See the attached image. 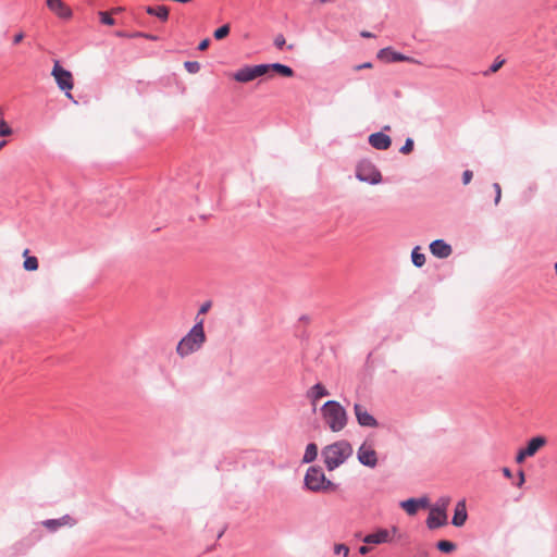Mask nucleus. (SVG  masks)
<instances>
[{"label": "nucleus", "mask_w": 557, "mask_h": 557, "mask_svg": "<svg viewBox=\"0 0 557 557\" xmlns=\"http://www.w3.org/2000/svg\"><path fill=\"white\" fill-rule=\"evenodd\" d=\"M352 455V447L347 441H337L322 449V457L329 471L343 465Z\"/></svg>", "instance_id": "f257e3e1"}, {"label": "nucleus", "mask_w": 557, "mask_h": 557, "mask_svg": "<svg viewBox=\"0 0 557 557\" xmlns=\"http://www.w3.org/2000/svg\"><path fill=\"white\" fill-rule=\"evenodd\" d=\"M321 416L324 423L334 433L341 432L347 425V411L338 401H326L321 407Z\"/></svg>", "instance_id": "f03ea898"}, {"label": "nucleus", "mask_w": 557, "mask_h": 557, "mask_svg": "<svg viewBox=\"0 0 557 557\" xmlns=\"http://www.w3.org/2000/svg\"><path fill=\"white\" fill-rule=\"evenodd\" d=\"M206 342L203 319H200L191 330L178 342L176 354L184 358L201 348Z\"/></svg>", "instance_id": "7ed1b4c3"}, {"label": "nucleus", "mask_w": 557, "mask_h": 557, "mask_svg": "<svg viewBox=\"0 0 557 557\" xmlns=\"http://www.w3.org/2000/svg\"><path fill=\"white\" fill-rule=\"evenodd\" d=\"M305 485L312 492L335 491L336 484L325 478L322 469L319 467H310L305 475Z\"/></svg>", "instance_id": "20e7f679"}, {"label": "nucleus", "mask_w": 557, "mask_h": 557, "mask_svg": "<svg viewBox=\"0 0 557 557\" xmlns=\"http://www.w3.org/2000/svg\"><path fill=\"white\" fill-rule=\"evenodd\" d=\"M450 504V498L445 496L438 499L437 504L430 509L429 517L426 519V525L429 529L434 530L447 524L446 510Z\"/></svg>", "instance_id": "39448f33"}, {"label": "nucleus", "mask_w": 557, "mask_h": 557, "mask_svg": "<svg viewBox=\"0 0 557 557\" xmlns=\"http://www.w3.org/2000/svg\"><path fill=\"white\" fill-rule=\"evenodd\" d=\"M51 75L53 76L58 87L65 92L66 97L72 98L71 90L74 86L72 73L62 67L59 61H55Z\"/></svg>", "instance_id": "423d86ee"}, {"label": "nucleus", "mask_w": 557, "mask_h": 557, "mask_svg": "<svg viewBox=\"0 0 557 557\" xmlns=\"http://www.w3.org/2000/svg\"><path fill=\"white\" fill-rule=\"evenodd\" d=\"M356 177L364 183L372 185L379 184L382 181L380 171L369 161H361L356 168Z\"/></svg>", "instance_id": "0eeeda50"}, {"label": "nucleus", "mask_w": 557, "mask_h": 557, "mask_svg": "<svg viewBox=\"0 0 557 557\" xmlns=\"http://www.w3.org/2000/svg\"><path fill=\"white\" fill-rule=\"evenodd\" d=\"M269 73V66L265 64H258L253 66H244L233 74V78L238 83H249L257 77L263 76Z\"/></svg>", "instance_id": "6e6552de"}, {"label": "nucleus", "mask_w": 557, "mask_h": 557, "mask_svg": "<svg viewBox=\"0 0 557 557\" xmlns=\"http://www.w3.org/2000/svg\"><path fill=\"white\" fill-rule=\"evenodd\" d=\"M357 458L359 462L369 468H374L377 465V455L374 445L369 442H364L357 451Z\"/></svg>", "instance_id": "1a4fd4ad"}, {"label": "nucleus", "mask_w": 557, "mask_h": 557, "mask_svg": "<svg viewBox=\"0 0 557 557\" xmlns=\"http://www.w3.org/2000/svg\"><path fill=\"white\" fill-rule=\"evenodd\" d=\"M47 8L63 20H70L73 15L71 8L62 0H46Z\"/></svg>", "instance_id": "9d476101"}, {"label": "nucleus", "mask_w": 557, "mask_h": 557, "mask_svg": "<svg viewBox=\"0 0 557 557\" xmlns=\"http://www.w3.org/2000/svg\"><path fill=\"white\" fill-rule=\"evenodd\" d=\"M354 411L358 423L361 426L376 428L377 421L368 412L367 408L360 404H355Z\"/></svg>", "instance_id": "9b49d317"}, {"label": "nucleus", "mask_w": 557, "mask_h": 557, "mask_svg": "<svg viewBox=\"0 0 557 557\" xmlns=\"http://www.w3.org/2000/svg\"><path fill=\"white\" fill-rule=\"evenodd\" d=\"M42 524L49 530V531H57L59 528L62 527H69L72 528L76 524V520L71 517L70 515H64L59 519H49L42 522Z\"/></svg>", "instance_id": "f8f14e48"}, {"label": "nucleus", "mask_w": 557, "mask_h": 557, "mask_svg": "<svg viewBox=\"0 0 557 557\" xmlns=\"http://www.w3.org/2000/svg\"><path fill=\"white\" fill-rule=\"evenodd\" d=\"M377 58L386 62H416L413 59L398 53L389 48L381 49L377 53Z\"/></svg>", "instance_id": "ddd939ff"}, {"label": "nucleus", "mask_w": 557, "mask_h": 557, "mask_svg": "<svg viewBox=\"0 0 557 557\" xmlns=\"http://www.w3.org/2000/svg\"><path fill=\"white\" fill-rule=\"evenodd\" d=\"M392 541L391 532L386 529H380L376 532L370 533L363 537L366 544H383Z\"/></svg>", "instance_id": "4468645a"}, {"label": "nucleus", "mask_w": 557, "mask_h": 557, "mask_svg": "<svg viewBox=\"0 0 557 557\" xmlns=\"http://www.w3.org/2000/svg\"><path fill=\"white\" fill-rule=\"evenodd\" d=\"M430 251L437 258H447L451 255V247L442 239H436L430 244Z\"/></svg>", "instance_id": "2eb2a0df"}, {"label": "nucleus", "mask_w": 557, "mask_h": 557, "mask_svg": "<svg viewBox=\"0 0 557 557\" xmlns=\"http://www.w3.org/2000/svg\"><path fill=\"white\" fill-rule=\"evenodd\" d=\"M370 145L379 150H386L389 148L392 140L389 136L383 133H374L369 136Z\"/></svg>", "instance_id": "dca6fc26"}, {"label": "nucleus", "mask_w": 557, "mask_h": 557, "mask_svg": "<svg viewBox=\"0 0 557 557\" xmlns=\"http://www.w3.org/2000/svg\"><path fill=\"white\" fill-rule=\"evenodd\" d=\"M467 518H468V513H467L466 502L462 499V500L458 502L455 507V512H454L451 523L455 527H462L466 523Z\"/></svg>", "instance_id": "f3484780"}, {"label": "nucleus", "mask_w": 557, "mask_h": 557, "mask_svg": "<svg viewBox=\"0 0 557 557\" xmlns=\"http://www.w3.org/2000/svg\"><path fill=\"white\" fill-rule=\"evenodd\" d=\"M546 444V438L543 436H536L529 441L525 449V454L530 457L534 456L542 447Z\"/></svg>", "instance_id": "a211bd4d"}, {"label": "nucleus", "mask_w": 557, "mask_h": 557, "mask_svg": "<svg viewBox=\"0 0 557 557\" xmlns=\"http://www.w3.org/2000/svg\"><path fill=\"white\" fill-rule=\"evenodd\" d=\"M329 395V391L320 383L313 385L308 392V398L312 405L315 406L317 401Z\"/></svg>", "instance_id": "6ab92c4d"}, {"label": "nucleus", "mask_w": 557, "mask_h": 557, "mask_svg": "<svg viewBox=\"0 0 557 557\" xmlns=\"http://www.w3.org/2000/svg\"><path fill=\"white\" fill-rule=\"evenodd\" d=\"M265 65L269 66V72L274 71L284 77H292L294 75L293 69L287 65H284L281 63H273V64H265Z\"/></svg>", "instance_id": "aec40b11"}, {"label": "nucleus", "mask_w": 557, "mask_h": 557, "mask_svg": "<svg viewBox=\"0 0 557 557\" xmlns=\"http://www.w3.org/2000/svg\"><path fill=\"white\" fill-rule=\"evenodd\" d=\"M146 12L149 15L159 17L161 21H166L169 18V9L165 5H159L157 8L148 7Z\"/></svg>", "instance_id": "412c9836"}, {"label": "nucleus", "mask_w": 557, "mask_h": 557, "mask_svg": "<svg viewBox=\"0 0 557 557\" xmlns=\"http://www.w3.org/2000/svg\"><path fill=\"white\" fill-rule=\"evenodd\" d=\"M29 250L25 249L23 252V257L25 258L23 268L26 271H36L39 267L38 259L34 256H28Z\"/></svg>", "instance_id": "4be33fe9"}, {"label": "nucleus", "mask_w": 557, "mask_h": 557, "mask_svg": "<svg viewBox=\"0 0 557 557\" xmlns=\"http://www.w3.org/2000/svg\"><path fill=\"white\" fill-rule=\"evenodd\" d=\"M400 507L410 516L417 513L419 509V502L414 498H410L400 503Z\"/></svg>", "instance_id": "5701e85b"}, {"label": "nucleus", "mask_w": 557, "mask_h": 557, "mask_svg": "<svg viewBox=\"0 0 557 557\" xmlns=\"http://www.w3.org/2000/svg\"><path fill=\"white\" fill-rule=\"evenodd\" d=\"M317 456H318V447L315 444L310 443L306 447L305 455L302 457V461L306 463H309V462L313 461L317 458Z\"/></svg>", "instance_id": "b1692460"}, {"label": "nucleus", "mask_w": 557, "mask_h": 557, "mask_svg": "<svg viewBox=\"0 0 557 557\" xmlns=\"http://www.w3.org/2000/svg\"><path fill=\"white\" fill-rule=\"evenodd\" d=\"M411 260H412V263L418 268H421L422 265H424L425 256L422 252H420L419 246L413 248V250L411 252Z\"/></svg>", "instance_id": "393cba45"}, {"label": "nucleus", "mask_w": 557, "mask_h": 557, "mask_svg": "<svg viewBox=\"0 0 557 557\" xmlns=\"http://www.w3.org/2000/svg\"><path fill=\"white\" fill-rule=\"evenodd\" d=\"M436 547L442 553L449 554V553H453L456 549V544L450 542V541L442 540V541L437 542Z\"/></svg>", "instance_id": "a878e982"}, {"label": "nucleus", "mask_w": 557, "mask_h": 557, "mask_svg": "<svg viewBox=\"0 0 557 557\" xmlns=\"http://www.w3.org/2000/svg\"><path fill=\"white\" fill-rule=\"evenodd\" d=\"M504 64H505V59H503V58H500V57H497V58L494 60V62H493V64L491 65V67H490L487 71H485V72L483 73V75H484V76H488V75H491V74H494V73L498 72V71L502 69V66H503Z\"/></svg>", "instance_id": "bb28decb"}, {"label": "nucleus", "mask_w": 557, "mask_h": 557, "mask_svg": "<svg viewBox=\"0 0 557 557\" xmlns=\"http://www.w3.org/2000/svg\"><path fill=\"white\" fill-rule=\"evenodd\" d=\"M230 29H231L230 25L225 24V25L221 26L220 28L215 29L213 36L216 40H222L228 36Z\"/></svg>", "instance_id": "cd10ccee"}, {"label": "nucleus", "mask_w": 557, "mask_h": 557, "mask_svg": "<svg viewBox=\"0 0 557 557\" xmlns=\"http://www.w3.org/2000/svg\"><path fill=\"white\" fill-rule=\"evenodd\" d=\"M184 66L191 74L198 73L200 70V64L196 61H187Z\"/></svg>", "instance_id": "c85d7f7f"}, {"label": "nucleus", "mask_w": 557, "mask_h": 557, "mask_svg": "<svg viewBox=\"0 0 557 557\" xmlns=\"http://www.w3.org/2000/svg\"><path fill=\"white\" fill-rule=\"evenodd\" d=\"M101 23L112 26L115 24V21L108 12H99Z\"/></svg>", "instance_id": "c756f323"}, {"label": "nucleus", "mask_w": 557, "mask_h": 557, "mask_svg": "<svg viewBox=\"0 0 557 557\" xmlns=\"http://www.w3.org/2000/svg\"><path fill=\"white\" fill-rule=\"evenodd\" d=\"M334 553L342 554L344 557H347L349 555V547L345 544H336L334 546Z\"/></svg>", "instance_id": "7c9ffc66"}, {"label": "nucleus", "mask_w": 557, "mask_h": 557, "mask_svg": "<svg viewBox=\"0 0 557 557\" xmlns=\"http://www.w3.org/2000/svg\"><path fill=\"white\" fill-rule=\"evenodd\" d=\"M413 150V140L411 138H407L405 145L400 148V152L404 154H408Z\"/></svg>", "instance_id": "2f4dec72"}, {"label": "nucleus", "mask_w": 557, "mask_h": 557, "mask_svg": "<svg viewBox=\"0 0 557 557\" xmlns=\"http://www.w3.org/2000/svg\"><path fill=\"white\" fill-rule=\"evenodd\" d=\"M12 134L11 127L2 120L0 121V136H9Z\"/></svg>", "instance_id": "473e14b6"}, {"label": "nucleus", "mask_w": 557, "mask_h": 557, "mask_svg": "<svg viewBox=\"0 0 557 557\" xmlns=\"http://www.w3.org/2000/svg\"><path fill=\"white\" fill-rule=\"evenodd\" d=\"M493 188L495 190V205H498L502 199V187L498 183H494Z\"/></svg>", "instance_id": "72a5a7b5"}, {"label": "nucleus", "mask_w": 557, "mask_h": 557, "mask_svg": "<svg viewBox=\"0 0 557 557\" xmlns=\"http://www.w3.org/2000/svg\"><path fill=\"white\" fill-rule=\"evenodd\" d=\"M473 173L470 170H466L462 174V183L468 185L472 180Z\"/></svg>", "instance_id": "f704fd0d"}, {"label": "nucleus", "mask_w": 557, "mask_h": 557, "mask_svg": "<svg viewBox=\"0 0 557 557\" xmlns=\"http://www.w3.org/2000/svg\"><path fill=\"white\" fill-rule=\"evenodd\" d=\"M527 457H530V456L525 454V449L523 448V449H521V450H519V451H518V454H517V456H516V461H517L518 463H521V462H523V461H524V459H525Z\"/></svg>", "instance_id": "c9c22d12"}, {"label": "nucleus", "mask_w": 557, "mask_h": 557, "mask_svg": "<svg viewBox=\"0 0 557 557\" xmlns=\"http://www.w3.org/2000/svg\"><path fill=\"white\" fill-rule=\"evenodd\" d=\"M274 45L278 48V49H282L283 46L285 45V38L283 35H277L274 39Z\"/></svg>", "instance_id": "e433bc0d"}, {"label": "nucleus", "mask_w": 557, "mask_h": 557, "mask_svg": "<svg viewBox=\"0 0 557 557\" xmlns=\"http://www.w3.org/2000/svg\"><path fill=\"white\" fill-rule=\"evenodd\" d=\"M129 37H143V38H147V39H150V40H156L157 39L156 36L150 35V34H144V33H135L133 35H129Z\"/></svg>", "instance_id": "4c0bfd02"}, {"label": "nucleus", "mask_w": 557, "mask_h": 557, "mask_svg": "<svg viewBox=\"0 0 557 557\" xmlns=\"http://www.w3.org/2000/svg\"><path fill=\"white\" fill-rule=\"evenodd\" d=\"M209 45H210V39H209V38H206V39H203V40H201V41L199 42V45H198V49H199L200 51H205V50H207V49H208Z\"/></svg>", "instance_id": "58836bf2"}, {"label": "nucleus", "mask_w": 557, "mask_h": 557, "mask_svg": "<svg viewBox=\"0 0 557 557\" xmlns=\"http://www.w3.org/2000/svg\"><path fill=\"white\" fill-rule=\"evenodd\" d=\"M210 308H211V302L210 301H206L205 304L201 305L198 314L207 313Z\"/></svg>", "instance_id": "ea45409f"}, {"label": "nucleus", "mask_w": 557, "mask_h": 557, "mask_svg": "<svg viewBox=\"0 0 557 557\" xmlns=\"http://www.w3.org/2000/svg\"><path fill=\"white\" fill-rule=\"evenodd\" d=\"M364 69H372V63H371V62H366V63H362V64L356 65V66L354 67V70H355L356 72L361 71V70H364Z\"/></svg>", "instance_id": "a19ab883"}, {"label": "nucleus", "mask_w": 557, "mask_h": 557, "mask_svg": "<svg viewBox=\"0 0 557 557\" xmlns=\"http://www.w3.org/2000/svg\"><path fill=\"white\" fill-rule=\"evenodd\" d=\"M518 476H519V479H518V482H517V486H518V487H521V486L523 485V483L525 482V475H524V472H523V471H520V472L518 473Z\"/></svg>", "instance_id": "79ce46f5"}, {"label": "nucleus", "mask_w": 557, "mask_h": 557, "mask_svg": "<svg viewBox=\"0 0 557 557\" xmlns=\"http://www.w3.org/2000/svg\"><path fill=\"white\" fill-rule=\"evenodd\" d=\"M24 38V34L23 33H18L14 36V39H13V42L15 45L20 44Z\"/></svg>", "instance_id": "37998d69"}, {"label": "nucleus", "mask_w": 557, "mask_h": 557, "mask_svg": "<svg viewBox=\"0 0 557 557\" xmlns=\"http://www.w3.org/2000/svg\"><path fill=\"white\" fill-rule=\"evenodd\" d=\"M369 552H370V547H368V546H361V547L359 548V553H360L361 555H366V554H368Z\"/></svg>", "instance_id": "c03bdc74"}, {"label": "nucleus", "mask_w": 557, "mask_h": 557, "mask_svg": "<svg viewBox=\"0 0 557 557\" xmlns=\"http://www.w3.org/2000/svg\"><path fill=\"white\" fill-rule=\"evenodd\" d=\"M419 502V508L420 507H426L428 500L425 498L417 499Z\"/></svg>", "instance_id": "a18cd8bd"}, {"label": "nucleus", "mask_w": 557, "mask_h": 557, "mask_svg": "<svg viewBox=\"0 0 557 557\" xmlns=\"http://www.w3.org/2000/svg\"><path fill=\"white\" fill-rule=\"evenodd\" d=\"M503 473L506 478H511V471L508 468H504Z\"/></svg>", "instance_id": "49530a36"}, {"label": "nucleus", "mask_w": 557, "mask_h": 557, "mask_svg": "<svg viewBox=\"0 0 557 557\" xmlns=\"http://www.w3.org/2000/svg\"><path fill=\"white\" fill-rule=\"evenodd\" d=\"M361 36L364 37V38H372L373 35L369 32H361Z\"/></svg>", "instance_id": "de8ad7c7"}, {"label": "nucleus", "mask_w": 557, "mask_h": 557, "mask_svg": "<svg viewBox=\"0 0 557 557\" xmlns=\"http://www.w3.org/2000/svg\"><path fill=\"white\" fill-rule=\"evenodd\" d=\"M318 3L320 4H324V3H329V2H333V0H315Z\"/></svg>", "instance_id": "09e8293b"}, {"label": "nucleus", "mask_w": 557, "mask_h": 557, "mask_svg": "<svg viewBox=\"0 0 557 557\" xmlns=\"http://www.w3.org/2000/svg\"><path fill=\"white\" fill-rule=\"evenodd\" d=\"M7 144L5 140L0 141V150L3 148V146Z\"/></svg>", "instance_id": "8fccbe9b"}, {"label": "nucleus", "mask_w": 557, "mask_h": 557, "mask_svg": "<svg viewBox=\"0 0 557 557\" xmlns=\"http://www.w3.org/2000/svg\"><path fill=\"white\" fill-rule=\"evenodd\" d=\"M121 10H122L121 8H116V9H114L112 12H113V13H119Z\"/></svg>", "instance_id": "3c124183"}, {"label": "nucleus", "mask_w": 557, "mask_h": 557, "mask_svg": "<svg viewBox=\"0 0 557 557\" xmlns=\"http://www.w3.org/2000/svg\"><path fill=\"white\" fill-rule=\"evenodd\" d=\"M396 531H397V528H395V527H394V528L392 529V532H393V533H396Z\"/></svg>", "instance_id": "603ef678"}, {"label": "nucleus", "mask_w": 557, "mask_h": 557, "mask_svg": "<svg viewBox=\"0 0 557 557\" xmlns=\"http://www.w3.org/2000/svg\"><path fill=\"white\" fill-rule=\"evenodd\" d=\"M555 271H556V274H557V262L555 263Z\"/></svg>", "instance_id": "864d4df0"}]
</instances>
